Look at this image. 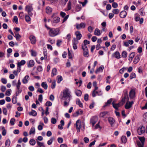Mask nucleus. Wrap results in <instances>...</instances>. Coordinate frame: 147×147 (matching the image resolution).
I'll return each mask as SVG.
<instances>
[{
	"instance_id": "nucleus-56",
	"label": "nucleus",
	"mask_w": 147,
	"mask_h": 147,
	"mask_svg": "<svg viewBox=\"0 0 147 147\" xmlns=\"http://www.w3.org/2000/svg\"><path fill=\"white\" fill-rule=\"evenodd\" d=\"M13 22H15L16 24H18V18L17 16H14L13 20Z\"/></svg>"
},
{
	"instance_id": "nucleus-36",
	"label": "nucleus",
	"mask_w": 147,
	"mask_h": 147,
	"mask_svg": "<svg viewBox=\"0 0 147 147\" xmlns=\"http://www.w3.org/2000/svg\"><path fill=\"white\" fill-rule=\"evenodd\" d=\"M138 138L140 140L141 142L142 143L141 144H144L145 138L144 137H139Z\"/></svg>"
},
{
	"instance_id": "nucleus-58",
	"label": "nucleus",
	"mask_w": 147,
	"mask_h": 147,
	"mask_svg": "<svg viewBox=\"0 0 147 147\" xmlns=\"http://www.w3.org/2000/svg\"><path fill=\"white\" fill-rule=\"evenodd\" d=\"M56 120L55 118H52L51 119V122L53 124H55L56 123Z\"/></svg>"
},
{
	"instance_id": "nucleus-55",
	"label": "nucleus",
	"mask_w": 147,
	"mask_h": 147,
	"mask_svg": "<svg viewBox=\"0 0 147 147\" xmlns=\"http://www.w3.org/2000/svg\"><path fill=\"white\" fill-rule=\"evenodd\" d=\"M32 56L35 57L36 55V53L35 51L31 50L30 51Z\"/></svg>"
},
{
	"instance_id": "nucleus-48",
	"label": "nucleus",
	"mask_w": 147,
	"mask_h": 147,
	"mask_svg": "<svg viewBox=\"0 0 147 147\" xmlns=\"http://www.w3.org/2000/svg\"><path fill=\"white\" fill-rule=\"evenodd\" d=\"M25 18L26 21L27 22H29L31 20L30 16L28 15H26L25 16Z\"/></svg>"
},
{
	"instance_id": "nucleus-29",
	"label": "nucleus",
	"mask_w": 147,
	"mask_h": 147,
	"mask_svg": "<svg viewBox=\"0 0 147 147\" xmlns=\"http://www.w3.org/2000/svg\"><path fill=\"white\" fill-rule=\"evenodd\" d=\"M41 86L45 90H46L48 88V85L45 82H43L41 84Z\"/></svg>"
},
{
	"instance_id": "nucleus-24",
	"label": "nucleus",
	"mask_w": 147,
	"mask_h": 147,
	"mask_svg": "<svg viewBox=\"0 0 147 147\" xmlns=\"http://www.w3.org/2000/svg\"><path fill=\"white\" fill-rule=\"evenodd\" d=\"M76 36L77 40H80L82 37V34L79 31H77L76 32Z\"/></svg>"
},
{
	"instance_id": "nucleus-17",
	"label": "nucleus",
	"mask_w": 147,
	"mask_h": 147,
	"mask_svg": "<svg viewBox=\"0 0 147 147\" xmlns=\"http://www.w3.org/2000/svg\"><path fill=\"white\" fill-rule=\"evenodd\" d=\"M25 10L27 12L33 10L32 6L30 5L26 6L25 8Z\"/></svg>"
},
{
	"instance_id": "nucleus-61",
	"label": "nucleus",
	"mask_w": 147,
	"mask_h": 147,
	"mask_svg": "<svg viewBox=\"0 0 147 147\" xmlns=\"http://www.w3.org/2000/svg\"><path fill=\"white\" fill-rule=\"evenodd\" d=\"M73 44L77 45L78 43V40L76 38H74V40L72 41Z\"/></svg>"
},
{
	"instance_id": "nucleus-28",
	"label": "nucleus",
	"mask_w": 147,
	"mask_h": 147,
	"mask_svg": "<svg viewBox=\"0 0 147 147\" xmlns=\"http://www.w3.org/2000/svg\"><path fill=\"white\" fill-rule=\"evenodd\" d=\"M63 100H65L63 104L64 106H67L69 104L70 99L68 100V99H63Z\"/></svg>"
},
{
	"instance_id": "nucleus-34",
	"label": "nucleus",
	"mask_w": 147,
	"mask_h": 147,
	"mask_svg": "<svg viewBox=\"0 0 147 147\" xmlns=\"http://www.w3.org/2000/svg\"><path fill=\"white\" fill-rule=\"evenodd\" d=\"M75 93L78 96H80L82 94V92L80 90H76L75 91Z\"/></svg>"
},
{
	"instance_id": "nucleus-9",
	"label": "nucleus",
	"mask_w": 147,
	"mask_h": 147,
	"mask_svg": "<svg viewBox=\"0 0 147 147\" xmlns=\"http://www.w3.org/2000/svg\"><path fill=\"white\" fill-rule=\"evenodd\" d=\"M86 26L85 23L82 22L80 24H76V28L78 29H80L82 28H84Z\"/></svg>"
},
{
	"instance_id": "nucleus-2",
	"label": "nucleus",
	"mask_w": 147,
	"mask_h": 147,
	"mask_svg": "<svg viewBox=\"0 0 147 147\" xmlns=\"http://www.w3.org/2000/svg\"><path fill=\"white\" fill-rule=\"evenodd\" d=\"M49 34L50 36H55L59 34V28H52L50 29Z\"/></svg>"
},
{
	"instance_id": "nucleus-11",
	"label": "nucleus",
	"mask_w": 147,
	"mask_h": 147,
	"mask_svg": "<svg viewBox=\"0 0 147 147\" xmlns=\"http://www.w3.org/2000/svg\"><path fill=\"white\" fill-rule=\"evenodd\" d=\"M108 121L109 123L111 124V126H113V125L115 122V121L114 119L112 117H110L108 118Z\"/></svg>"
},
{
	"instance_id": "nucleus-60",
	"label": "nucleus",
	"mask_w": 147,
	"mask_h": 147,
	"mask_svg": "<svg viewBox=\"0 0 147 147\" xmlns=\"http://www.w3.org/2000/svg\"><path fill=\"white\" fill-rule=\"evenodd\" d=\"M58 81L57 82L58 83H59L63 80L62 77L61 76H58Z\"/></svg>"
},
{
	"instance_id": "nucleus-26",
	"label": "nucleus",
	"mask_w": 147,
	"mask_h": 147,
	"mask_svg": "<svg viewBox=\"0 0 147 147\" xmlns=\"http://www.w3.org/2000/svg\"><path fill=\"white\" fill-rule=\"evenodd\" d=\"M135 55L134 52H132L129 55V61L131 62L133 58L134 57Z\"/></svg>"
},
{
	"instance_id": "nucleus-43",
	"label": "nucleus",
	"mask_w": 147,
	"mask_h": 147,
	"mask_svg": "<svg viewBox=\"0 0 147 147\" xmlns=\"http://www.w3.org/2000/svg\"><path fill=\"white\" fill-rule=\"evenodd\" d=\"M121 140L122 142L124 143H126L127 141L126 137L125 136H122Z\"/></svg>"
},
{
	"instance_id": "nucleus-12",
	"label": "nucleus",
	"mask_w": 147,
	"mask_h": 147,
	"mask_svg": "<svg viewBox=\"0 0 147 147\" xmlns=\"http://www.w3.org/2000/svg\"><path fill=\"white\" fill-rule=\"evenodd\" d=\"M27 63L28 67H32L34 65V62L33 60H30L29 62H27Z\"/></svg>"
},
{
	"instance_id": "nucleus-51",
	"label": "nucleus",
	"mask_w": 147,
	"mask_h": 147,
	"mask_svg": "<svg viewBox=\"0 0 147 147\" xmlns=\"http://www.w3.org/2000/svg\"><path fill=\"white\" fill-rule=\"evenodd\" d=\"M119 12V11L118 9H114L112 11V12L114 14H118Z\"/></svg>"
},
{
	"instance_id": "nucleus-23",
	"label": "nucleus",
	"mask_w": 147,
	"mask_h": 147,
	"mask_svg": "<svg viewBox=\"0 0 147 147\" xmlns=\"http://www.w3.org/2000/svg\"><path fill=\"white\" fill-rule=\"evenodd\" d=\"M26 63L25 61L24 60H21L20 62H19V72L21 71V66L24 65Z\"/></svg>"
},
{
	"instance_id": "nucleus-32",
	"label": "nucleus",
	"mask_w": 147,
	"mask_h": 147,
	"mask_svg": "<svg viewBox=\"0 0 147 147\" xmlns=\"http://www.w3.org/2000/svg\"><path fill=\"white\" fill-rule=\"evenodd\" d=\"M112 98H111L108 100L107 102L105 103V105H104L103 107H105L108 105L111 104L112 101Z\"/></svg>"
},
{
	"instance_id": "nucleus-19",
	"label": "nucleus",
	"mask_w": 147,
	"mask_h": 147,
	"mask_svg": "<svg viewBox=\"0 0 147 147\" xmlns=\"http://www.w3.org/2000/svg\"><path fill=\"white\" fill-rule=\"evenodd\" d=\"M60 20V18L58 17H55L53 18L52 22L54 23H57L59 22Z\"/></svg>"
},
{
	"instance_id": "nucleus-41",
	"label": "nucleus",
	"mask_w": 147,
	"mask_h": 147,
	"mask_svg": "<svg viewBox=\"0 0 147 147\" xmlns=\"http://www.w3.org/2000/svg\"><path fill=\"white\" fill-rule=\"evenodd\" d=\"M90 43L89 41H88L86 40H85L84 41V44H82V48L84 46H85V47H87L86 46L87 45L89 44Z\"/></svg>"
},
{
	"instance_id": "nucleus-31",
	"label": "nucleus",
	"mask_w": 147,
	"mask_h": 147,
	"mask_svg": "<svg viewBox=\"0 0 147 147\" xmlns=\"http://www.w3.org/2000/svg\"><path fill=\"white\" fill-rule=\"evenodd\" d=\"M128 92L127 90H125L123 91V95L124 96V97H125V98H127V100H129V98L128 97Z\"/></svg>"
},
{
	"instance_id": "nucleus-25",
	"label": "nucleus",
	"mask_w": 147,
	"mask_h": 147,
	"mask_svg": "<svg viewBox=\"0 0 147 147\" xmlns=\"http://www.w3.org/2000/svg\"><path fill=\"white\" fill-rule=\"evenodd\" d=\"M108 113L107 111H104L101 113L100 115V117H106Z\"/></svg>"
},
{
	"instance_id": "nucleus-63",
	"label": "nucleus",
	"mask_w": 147,
	"mask_h": 147,
	"mask_svg": "<svg viewBox=\"0 0 147 147\" xmlns=\"http://www.w3.org/2000/svg\"><path fill=\"white\" fill-rule=\"evenodd\" d=\"M62 42V41L61 40H57V46H58V47H59L60 45H61V44Z\"/></svg>"
},
{
	"instance_id": "nucleus-53",
	"label": "nucleus",
	"mask_w": 147,
	"mask_h": 147,
	"mask_svg": "<svg viewBox=\"0 0 147 147\" xmlns=\"http://www.w3.org/2000/svg\"><path fill=\"white\" fill-rule=\"evenodd\" d=\"M56 86V81L55 80H53V82H52V84L51 85V88L52 89H54L55 87Z\"/></svg>"
},
{
	"instance_id": "nucleus-6",
	"label": "nucleus",
	"mask_w": 147,
	"mask_h": 147,
	"mask_svg": "<svg viewBox=\"0 0 147 147\" xmlns=\"http://www.w3.org/2000/svg\"><path fill=\"white\" fill-rule=\"evenodd\" d=\"M135 89H131L129 94L130 98L131 99L134 98L135 97Z\"/></svg>"
},
{
	"instance_id": "nucleus-10",
	"label": "nucleus",
	"mask_w": 147,
	"mask_h": 147,
	"mask_svg": "<svg viewBox=\"0 0 147 147\" xmlns=\"http://www.w3.org/2000/svg\"><path fill=\"white\" fill-rule=\"evenodd\" d=\"M29 39H30L31 43L32 44H35L36 40V38L33 35H30L29 37Z\"/></svg>"
},
{
	"instance_id": "nucleus-13",
	"label": "nucleus",
	"mask_w": 147,
	"mask_h": 147,
	"mask_svg": "<svg viewBox=\"0 0 147 147\" xmlns=\"http://www.w3.org/2000/svg\"><path fill=\"white\" fill-rule=\"evenodd\" d=\"M112 56H114L116 58L118 59L121 58L120 53L118 51L115 52L112 55Z\"/></svg>"
},
{
	"instance_id": "nucleus-27",
	"label": "nucleus",
	"mask_w": 147,
	"mask_h": 147,
	"mask_svg": "<svg viewBox=\"0 0 147 147\" xmlns=\"http://www.w3.org/2000/svg\"><path fill=\"white\" fill-rule=\"evenodd\" d=\"M104 69V67L102 65L99 68H98L96 70L95 73L96 74L98 73L99 72H102Z\"/></svg>"
},
{
	"instance_id": "nucleus-14",
	"label": "nucleus",
	"mask_w": 147,
	"mask_h": 147,
	"mask_svg": "<svg viewBox=\"0 0 147 147\" xmlns=\"http://www.w3.org/2000/svg\"><path fill=\"white\" fill-rule=\"evenodd\" d=\"M83 113V111L81 109H79L76 112V113H74L73 114V116L74 117H77L79 115H80L82 114Z\"/></svg>"
},
{
	"instance_id": "nucleus-62",
	"label": "nucleus",
	"mask_w": 147,
	"mask_h": 147,
	"mask_svg": "<svg viewBox=\"0 0 147 147\" xmlns=\"http://www.w3.org/2000/svg\"><path fill=\"white\" fill-rule=\"evenodd\" d=\"M71 3L69 1L68 2V5L67 6V10H70L71 9Z\"/></svg>"
},
{
	"instance_id": "nucleus-38",
	"label": "nucleus",
	"mask_w": 147,
	"mask_h": 147,
	"mask_svg": "<svg viewBox=\"0 0 147 147\" xmlns=\"http://www.w3.org/2000/svg\"><path fill=\"white\" fill-rule=\"evenodd\" d=\"M29 114L30 115H32L34 116H35L37 115L36 112L34 110H32V112H29Z\"/></svg>"
},
{
	"instance_id": "nucleus-33",
	"label": "nucleus",
	"mask_w": 147,
	"mask_h": 147,
	"mask_svg": "<svg viewBox=\"0 0 147 147\" xmlns=\"http://www.w3.org/2000/svg\"><path fill=\"white\" fill-rule=\"evenodd\" d=\"M95 88L94 89V90L92 92V96L93 97H95L96 96V94H95V92L96 90H97L98 89V87L97 86L94 87Z\"/></svg>"
},
{
	"instance_id": "nucleus-50",
	"label": "nucleus",
	"mask_w": 147,
	"mask_h": 147,
	"mask_svg": "<svg viewBox=\"0 0 147 147\" xmlns=\"http://www.w3.org/2000/svg\"><path fill=\"white\" fill-rule=\"evenodd\" d=\"M11 90L10 89L7 90L6 92L5 95L8 96L10 95L11 94Z\"/></svg>"
},
{
	"instance_id": "nucleus-7",
	"label": "nucleus",
	"mask_w": 147,
	"mask_h": 147,
	"mask_svg": "<svg viewBox=\"0 0 147 147\" xmlns=\"http://www.w3.org/2000/svg\"><path fill=\"white\" fill-rule=\"evenodd\" d=\"M98 119L97 117L95 116L93 117L90 119V123H92L93 126L96 123Z\"/></svg>"
},
{
	"instance_id": "nucleus-64",
	"label": "nucleus",
	"mask_w": 147,
	"mask_h": 147,
	"mask_svg": "<svg viewBox=\"0 0 147 147\" xmlns=\"http://www.w3.org/2000/svg\"><path fill=\"white\" fill-rule=\"evenodd\" d=\"M29 90L31 91H33L34 90V87L32 86H30L28 87Z\"/></svg>"
},
{
	"instance_id": "nucleus-47",
	"label": "nucleus",
	"mask_w": 147,
	"mask_h": 147,
	"mask_svg": "<svg viewBox=\"0 0 147 147\" xmlns=\"http://www.w3.org/2000/svg\"><path fill=\"white\" fill-rule=\"evenodd\" d=\"M54 138L53 137L51 138L50 140L47 142V144L48 145H51L53 141L54 140Z\"/></svg>"
},
{
	"instance_id": "nucleus-57",
	"label": "nucleus",
	"mask_w": 147,
	"mask_h": 147,
	"mask_svg": "<svg viewBox=\"0 0 147 147\" xmlns=\"http://www.w3.org/2000/svg\"><path fill=\"white\" fill-rule=\"evenodd\" d=\"M87 0H84V2H79V3L81 4L82 5V6L84 7L86 5V4L87 3Z\"/></svg>"
},
{
	"instance_id": "nucleus-40",
	"label": "nucleus",
	"mask_w": 147,
	"mask_h": 147,
	"mask_svg": "<svg viewBox=\"0 0 147 147\" xmlns=\"http://www.w3.org/2000/svg\"><path fill=\"white\" fill-rule=\"evenodd\" d=\"M35 133V129L34 127H32L31 128L30 132L29 134L31 135L32 134H34Z\"/></svg>"
},
{
	"instance_id": "nucleus-4",
	"label": "nucleus",
	"mask_w": 147,
	"mask_h": 147,
	"mask_svg": "<svg viewBox=\"0 0 147 147\" xmlns=\"http://www.w3.org/2000/svg\"><path fill=\"white\" fill-rule=\"evenodd\" d=\"M145 131V127L143 126H140L138 129L137 131L138 134L139 135L142 134L144 133Z\"/></svg>"
},
{
	"instance_id": "nucleus-44",
	"label": "nucleus",
	"mask_w": 147,
	"mask_h": 147,
	"mask_svg": "<svg viewBox=\"0 0 147 147\" xmlns=\"http://www.w3.org/2000/svg\"><path fill=\"white\" fill-rule=\"evenodd\" d=\"M76 103L78 105L79 107H83V106L82 104L79 99H78L76 101Z\"/></svg>"
},
{
	"instance_id": "nucleus-8",
	"label": "nucleus",
	"mask_w": 147,
	"mask_h": 147,
	"mask_svg": "<svg viewBox=\"0 0 147 147\" xmlns=\"http://www.w3.org/2000/svg\"><path fill=\"white\" fill-rule=\"evenodd\" d=\"M60 15L63 18H64L63 23L68 18L69 16V15H67L66 16H65L66 15V13L63 11H61L60 13Z\"/></svg>"
},
{
	"instance_id": "nucleus-3",
	"label": "nucleus",
	"mask_w": 147,
	"mask_h": 147,
	"mask_svg": "<svg viewBox=\"0 0 147 147\" xmlns=\"http://www.w3.org/2000/svg\"><path fill=\"white\" fill-rule=\"evenodd\" d=\"M83 50V55L86 57H87L89 56V51L87 47L84 46L82 48Z\"/></svg>"
},
{
	"instance_id": "nucleus-5",
	"label": "nucleus",
	"mask_w": 147,
	"mask_h": 147,
	"mask_svg": "<svg viewBox=\"0 0 147 147\" xmlns=\"http://www.w3.org/2000/svg\"><path fill=\"white\" fill-rule=\"evenodd\" d=\"M75 125L76 127L77 131L79 132L80 131L81 125V121L80 120L78 119L76 121Z\"/></svg>"
},
{
	"instance_id": "nucleus-15",
	"label": "nucleus",
	"mask_w": 147,
	"mask_h": 147,
	"mask_svg": "<svg viewBox=\"0 0 147 147\" xmlns=\"http://www.w3.org/2000/svg\"><path fill=\"white\" fill-rule=\"evenodd\" d=\"M127 13L125 11H123L120 13V16L121 18H125L127 15Z\"/></svg>"
},
{
	"instance_id": "nucleus-22",
	"label": "nucleus",
	"mask_w": 147,
	"mask_h": 147,
	"mask_svg": "<svg viewBox=\"0 0 147 147\" xmlns=\"http://www.w3.org/2000/svg\"><path fill=\"white\" fill-rule=\"evenodd\" d=\"M101 31H100L97 28L94 31V34L96 36H99L101 34Z\"/></svg>"
},
{
	"instance_id": "nucleus-39",
	"label": "nucleus",
	"mask_w": 147,
	"mask_h": 147,
	"mask_svg": "<svg viewBox=\"0 0 147 147\" xmlns=\"http://www.w3.org/2000/svg\"><path fill=\"white\" fill-rule=\"evenodd\" d=\"M82 9V6L80 5H77L76 8V11H79L81 10Z\"/></svg>"
},
{
	"instance_id": "nucleus-49",
	"label": "nucleus",
	"mask_w": 147,
	"mask_h": 147,
	"mask_svg": "<svg viewBox=\"0 0 147 147\" xmlns=\"http://www.w3.org/2000/svg\"><path fill=\"white\" fill-rule=\"evenodd\" d=\"M136 77V75L134 73L132 72L130 75V79H132L133 78Z\"/></svg>"
},
{
	"instance_id": "nucleus-35",
	"label": "nucleus",
	"mask_w": 147,
	"mask_h": 147,
	"mask_svg": "<svg viewBox=\"0 0 147 147\" xmlns=\"http://www.w3.org/2000/svg\"><path fill=\"white\" fill-rule=\"evenodd\" d=\"M57 74V69L56 68H53L52 69V77H53L54 76Z\"/></svg>"
},
{
	"instance_id": "nucleus-45",
	"label": "nucleus",
	"mask_w": 147,
	"mask_h": 147,
	"mask_svg": "<svg viewBox=\"0 0 147 147\" xmlns=\"http://www.w3.org/2000/svg\"><path fill=\"white\" fill-rule=\"evenodd\" d=\"M30 144L32 146H34L36 144V141L34 139H31L29 141Z\"/></svg>"
},
{
	"instance_id": "nucleus-54",
	"label": "nucleus",
	"mask_w": 147,
	"mask_h": 147,
	"mask_svg": "<svg viewBox=\"0 0 147 147\" xmlns=\"http://www.w3.org/2000/svg\"><path fill=\"white\" fill-rule=\"evenodd\" d=\"M10 141L9 140H7L5 142V145L7 146V147H9L10 145Z\"/></svg>"
},
{
	"instance_id": "nucleus-42",
	"label": "nucleus",
	"mask_w": 147,
	"mask_h": 147,
	"mask_svg": "<svg viewBox=\"0 0 147 147\" xmlns=\"http://www.w3.org/2000/svg\"><path fill=\"white\" fill-rule=\"evenodd\" d=\"M132 106L131 104L129 103H126L125 105V108L126 109H128L130 108Z\"/></svg>"
},
{
	"instance_id": "nucleus-59",
	"label": "nucleus",
	"mask_w": 147,
	"mask_h": 147,
	"mask_svg": "<svg viewBox=\"0 0 147 147\" xmlns=\"http://www.w3.org/2000/svg\"><path fill=\"white\" fill-rule=\"evenodd\" d=\"M3 113L5 115H7V111L6 108H3Z\"/></svg>"
},
{
	"instance_id": "nucleus-1",
	"label": "nucleus",
	"mask_w": 147,
	"mask_h": 147,
	"mask_svg": "<svg viewBox=\"0 0 147 147\" xmlns=\"http://www.w3.org/2000/svg\"><path fill=\"white\" fill-rule=\"evenodd\" d=\"M71 92L68 88H66L63 90V95L61 98V99H71L72 96L70 94Z\"/></svg>"
},
{
	"instance_id": "nucleus-18",
	"label": "nucleus",
	"mask_w": 147,
	"mask_h": 147,
	"mask_svg": "<svg viewBox=\"0 0 147 147\" xmlns=\"http://www.w3.org/2000/svg\"><path fill=\"white\" fill-rule=\"evenodd\" d=\"M29 79V76L28 75H26L23 79L22 80L24 84H26L28 83V81Z\"/></svg>"
},
{
	"instance_id": "nucleus-21",
	"label": "nucleus",
	"mask_w": 147,
	"mask_h": 147,
	"mask_svg": "<svg viewBox=\"0 0 147 147\" xmlns=\"http://www.w3.org/2000/svg\"><path fill=\"white\" fill-rule=\"evenodd\" d=\"M14 29L15 30L14 32V37L16 38L17 40H18V28L17 27L15 28Z\"/></svg>"
},
{
	"instance_id": "nucleus-20",
	"label": "nucleus",
	"mask_w": 147,
	"mask_h": 147,
	"mask_svg": "<svg viewBox=\"0 0 147 147\" xmlns=\"http://www.w3.org/2000/svg\"><path fill=\"white\" fill-rule=\"evenodd\" d=\"M140 59V55H137L134 59V63L135 64L137 63L139 61Z\"/></svg>"
},
{
	"instance_id": "nucleus-16",
	"label": "nucleus",
	"mask_w": 147,
	"mask_h": 147,
	"mask_svg": "<svg viewBox=\"0 0 147 147\" xmlns=\"http://www.w3.org/2000/svg\"><path fill=\"white\" fill-rule=\"evenodd\" d=\"M121 102H119L117 104H115L114 103V101L112 102L113 107L116 110H118V107H120L121 105Z\"/></svg>"
},
{
	"instance_id": "nucleus-37",
	"label": "nucleus",
	"mask_w": 147,
	"mask_h": 147,
	"mask_svg": "<svg viewBox=\"0 0 147 147\" xmlns=\"http://www.w3.org/2000/svg\"><path fill=\"white\" fill-rule=\"evenodd\" d=\"M36 143L38 147H45L43 143L41 142L38 141H36Z\"/></svg>"
},
{
	"instance_id": "nucleus-46",
	"label": "nucleus",
	"mask_w": 147,
	"mask_h": 147,
	"mask_svg": "<svg viewBox=\"0 0 147 147\" xmlns=\"http://www.w3.org/2000/svg\"><path fill=\"white\" fill-rule=\"evenodd\" d=\"M122 56L124 58H125L127 56V53L125 51H123L122 52L121 54Z\"/></svg>"
},
{
	"instance_id": "nucleus-30",
	"label": "nucleus",
	"mask_w": 147,
	"mask_h": 147,
	"mask_svg": "<svg viewBox=\"0 0 147 147\" xmlns=\"http://www.w3.org/2000/svg\"><path fill=\"white\" fill-rule=\"evenodd\" d=\"M52 11V9L49 7H47L46 9V12L48 14L51 13Z\"/></svg>"
},
{
	"instance_id": "nucleus-52",
	"label": "nucleus",
	"mask_w": 147,
	"mask_h": 147,
	"mask_svg": "<svg viewBox=\"0 0 147 147\" xmlns=\"http://www.w3.org/2000/svg\"><path fill=\"white\" fill-rule=\"evenodd\" d=\"M96 94L98 96H101L102 94V91L100 90H99L98 91H96L95 92V94Z\"/></svg>"
}]
</instances>
